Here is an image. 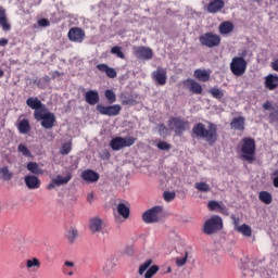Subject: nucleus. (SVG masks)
Returning <instances> with one entry per match:
<instances>
[{
	"instance_id": "9",
	"label": "nucleus",
	"mask_w": 278,
	"mask_h": 278,
	"mask_svg": "<svg viewBox=\"0 0 278 278\" xmlns=\"http://www.w3.org/2000/svg\"><path fill=\"white\" fill-rule=\"evenodd\" d=\"M96 110L102 116L112 117V116H118V114H121L123 110V106H121V104H113V105L97 104Z\"/></svg>"
},
{
	"instance_id": "56",
	"label": "nucleus",
	"mask_w": 278,
	"mask_h": 278,
	"mask_svg": "<svg viewBox=\"0 0 278 278\" xmlns=\"http://www.w3.org/2000/svg\"><path fill=\"white\" fill-rule=\"evenodd\" d=\"M270 66L273 71H276L278 73V59L274 60Z\"/></svg>"
},
{
	"instance_id": "48",
	"label": "nucleus",
	"mask_w": 278,
	"mask_h": 278,
	"mask_svg": "<svg viewBox=\"0 0 278 278\" xmlns=\"http://www.w3.org/2000/svg\"><path fill=\"white\" fill-rule=\"evenodd\" d=\"M157 149H160V151H169V149H172V146L166 141H160L157 143Z\"/></svg>"
},
{
	"instance_id": "26",
	"label": "nucleus",
	"mask_w": 278,
	"mask_h": 278,
	"mask_svg": "<svg viewBox=\"0 0 278 278\" xmlns=\"http://www.w3.org/2000/svg\"><path fill=\"white\" fill-rule=\"evenodd\" d=\"M193 77L198 79V81H207L210 79V73L206 70L198 68L193 73Z\"/></svg>"
},
{
	"instance_id": "2",
	"label": "nucleus",
	"mask_w": 278,
	"mask_h": 278,
	"mask_svg": "<svg viewBox=\"0 0 278 278\" xmlns=\"http://www.w3.org/2000/svg\"><path fill=\"white\" fill-rule=\"evenodd\" d=\"M255 139L245 137L242 139L241 153L242 159L245 160L249 164L255 162Z\"/></svg>"
},
{
	"instance_id": "39",
	"label": "nucleus",
	"mask_w": 278,
	"mask_h": 278,
	"mask_svg": "<svg viewBox=\"0 0 278 278\" xmlns=\"http://www.w3.org/2000/svg\"><path fill=\"white\" fill-rule=\"evenodd\" d=\"M111 53L113 55H116V58H119V60H125V53L123 52V48L118 46H114L111 48Z\"/></svg>"
},
{
	"instance_id": "44",
	"label": "nucleus",
	"mask_w": 278,
	"mask_h": 278,
	"mask_svg": "<svg viewBox=\"0 0 278 278\" xmlns=\"http://www.w3.org/2000/svg\"><path fill=\"white\" fill-rule=\"evenodd\" d=\"M207 207L211 212H217V210H223V206H220V203L214 200L207 203Z\"/></svg>"
},
{
	"instance_id": "25",
	"label": "nucleus",
	"mask_w": 278,
	"mask_h": 278,
	"mask_svg": "<svg viewBox=\"0 0 278 278\" xmlns=\"http://www.w3.org/2000/svg\"><path fill=\"white\" fill-rule=\"evenodd\" d=\"M17 129L20 134H29V131H31V125L29 124V119H18Z\"/></svg>"
},
{
	"instance_id": "46",
	"label": "nucleus",
	"mask_w": 278,
	"mask_h": 278,
	"mask_svg": "<svg viewBox=\"0 0 278 278\" xmlns=\"http://www.w3.org/2000/svg\"><path fill=\"white\" fill-rule=\"evenodd\" d=\"M160 270L157 265L151 266L144 274V278H153V276Z\"/></svg>"
},
{
	"instance_id": "32",
	"label": "nucleus",
	"mask_w": 278,
	"mask_h": 278,
	"mask_svg": "<svg viewBox=\"0 0 278 278\" xmlns=\"http://www.w3.org/2000/svg\"><path fill=\"white\" fill-rule=\"evenodd\" d=\"M116 210L119 216H123L125 219L129 218L130 210L125 203H118Z\"/></svg>"
},
{
	"instance_id": "40",
	"label": "nucleus",
	"mask_w": 278,
	"mask_h": 278,
	"mask_svg": "<svg viewBox=\"0 0 278 278\" xmlns=\"http://www.w3.org/2000/svg\"><path fill=\"white\" fill-rule=\"evenodd\" d=\"M115 266H116V264H114V261H106V263L103 267V271L105 273V275H112Z\"/></svg>"
},
{
	"instance_id": "15",
	"label": "nucleus",
	"mask_w": 278,
	"mask_h": 278,
	"mask_svg": "<svg viewBox=\"0 0 278 278\" xmlns=\"http://www.w3.org/2000/svg\"><path fill=\"white\" fill-rule=\"evenodd\" d=\"M24 182L28 190H38L42 185V181L36 175H27L24 177Z\"/></svg>"
},
{
	"instance_id": "28",
	"label": "nucleus",
	"mask_w": 278,
	"mask_h": 278,
	"mask_svg": "<svg viewBox=\"0 0 278 278\" xmlns=\"http://www.w3.org/2000/svg\"><path fill=\"white\" fill-rule=\"evenodd\" d=\"M27 170H29V173H31L33 175H45V170L40 168V166L36 162H29L27 164Z\"/></svg>"
},
{
	"instance_id": "12",
	"label": "nucleus",
	"mask_w": 278,
	"mask_h": 278,
	"mask_svg": "<svg viewBox=\"0 0 278 278\" xmlns=\"http://www.w3.org/2000/svg\"><path fill=\"white\" fill-rule=\"evenodd\" d=\"M134 55L137 60H151L153 58V50L144 46L135 47Z\"/></svg>"
},
{
	"instance_id": "31",
	"label": "nucleus",
	"mask_w": 278,
	"mask_h": 278,
	"mask_svg": "<svg viewBox=\"0 0 278 278\" xmlns=\"http://www.w3.org/2000/svg\"><path fill=\"white\" fill-rule=\"evenodd\" d=\"M71 179H73V175H71V174H68L66 177H62V175H58L53 179V184H55V186H58V187L65 186V184H68V181H71Z\"/></svg>"
},
{
	"instance_id": "17",
	"label": "nucleus",
	"mask_w": 278,
	"mask_h": 278,
	"mask_svg": "<svg viewBox=\"0 0 278 278\" xmlns=\"http://www.w3.org/2000/svg\"><path fill=\"white\" fill-rule=\"evenodd\" d=\"M223 8H225V1L213 0L207 4L206 10L210 14H216V13L220 12V10H223Z\"/></svg>"
},
{
	"instance_id": "21",
	"label": "nucleus",
	"mask_w": 278,
	"mask_h": 278,
	"mask_svg": "<svg viewBox=\"0 0 278 278\" xmlns=\"http://www.w3.org/2000/svg\"><path fill=\"white\" fill-rule=\"evenodd\" d=\"M265 88L276 90L278 88V76L269 74L265 77Z\"/></svg>"
},
{
	"instance_id": "11",
	"label": "nucleus",
	"mask_w": 278,
	"mask_h": 278,
	"mask_svg": "<svg viewBox=\"0 0 278 278\" xmlns=\"http://www.w3.org/2000/svg\"><path fill=\"white\" fill-rule=\"evenodd\" d=\"M67 38L71 42H84L86 39V31L80 27H73L68 30Z\"/></svg>"
},
{
	"instance_id": "50",
	"label": "nucleus",
	"mask_w": 278,
	"mask_h": 278,
	"mask_svg": "<svg viewBox=\"0 0 278 278\" xmlns=\"http://www.w3.org/2000/svg\"><path fill=\"white\" fill-rule=\"evenodd\" d=\"M187 262H188V252L185 253L184 257L176 258V266H186Z\"/></svg>"
},
{
	"instance_id": "8",
	"label": "nucleus",
	"mask_w": 278,
	"mask_h": 278,
	"mask_svg": "<svg viewBox=\"0 0 278 278\" xmlns=\"http://www.w3.org/2000/svg\"><path fill=\"white\" fill-rule=\"evenodd\" d=\"M199 41L202 47L214 49V47L220 46V35L214 33H204L199 37Z\"/></svg>"
},
{
	"instance_id": "57",
	"label": "nucleus",
	"mask_w": 278,
	"mask_h": 278,
	"mask_svg": "<svg viewBox=\"0 0 278 278\" xmlns=\"http://www.w3.org/2000/svg\"><path fill=\"white\" fill-rule=\"evenodd\" d=\"M5 45H8V39L1 38L0 39V47H5Z\"/></svg>"
},
{
	"instance_id": "19",
	"label": "nucleus",
	"mask_w": 278,
	"mask_h": 278,
	"mask_svg": "<svg viewBox=\"0 0 278 278\" xmlns=\"http://www.w3.org/2000/svg\"><path fill=\"white\" fill-rule=\"evenodd\" d=\"M89 229L92 233H97L103 229V219L100 217H93L89 219Z\"/></svg>"
},
{
	"instance_id": "33",
	"label": "nucleus",
	"mask_w": 278,
	"mask_h": 278,
	"mask_svg": "<svg viewBox=\"0 0 278 278\" xmlns=\"http://www.w3.org/2000/svg\"><path fill=\"white\" fill-rule=\"evenodd\" d=\"M258 199L262 203H265V205H270V203H273V194L268 191H261L258 193Z\"/></svg>"
},
{
	"instance_id": "30",
	"label": "nucleus",
	"mask_w": 278,
	"mask_h": 278,
	"mask_svg": "<svg viewBox=\"0 0 278 278\" xmlns=\"http://www.w3.org/2000/svg\"><path fill=\"white\" fill-rule=\"evenodd\" d=\"M63 273L67 275L68 277H73L75 273V263L71 261H66L62 268Z\"/></svg>"
},
{
	"instance_id": "7",
	"label": "nucleus",
	"mask_w": 278,
	"mask_h": 278,
	"mask_svg": "<svg viewBox=\"0 0 278 278\" xmlns=\"http://www.w3.org/2000/svg\"><path fill=\"white\" fill-rule=\"evenodd\" d=\"M134 144H136V137H115L110 142L113 151H121V149L134 147Z\"/></svg>"
},
{
	"instance_id": "35",
	"label": "nucleus",
	"mask_w": 278,
	"mask_h": 278,
	"mask_svg": "<svg viewBox=\"0 0 278 278\" xmlns=\"http://www.w3.org/2000/svg\"><path fill=\"white\" fill-rule=\"evenodd\" d=\"M51 83V77L49 76H43L42 78H39L38 80H35V84L37 87L40 88V90H45Z\"/></svg>"
},
{
	"instance_id": "16",
	"label": "nucleus",
	"mask_w": 278,
	"mask_h": 278,
	"mask_svg": "<svg viewBox=\"0 0 278 278\" xmlns=\"http://www.w3.org/2000/svg\"><path fill=\"white\" fill-rule=\"evenodd\" d=\"M80 177L81 179H84V181H87L88 184H96V181H99V173L92 169L84 170Z\"/></svg>"
},
{
	"instance_id": "45",
	"label": "nucleus",
	"mask_w": 278,
	"mask_h": 278,
	"mask_svg": "<svg viewBox=\"0 0 278 278\" xmlns=\"http://www.w3.org/2000/svg\"><path fill=\"white\" fill-rule=\"evenodd\" d=\"M153 264V260H148L139 267V275H144L149 267Z\"/></svg>"
},
{
	"instance_id": "34",
	"label": "nucleus",
	"mask_w": 278,
	"mask_h": 278,
	"mask_svg": "<svg viewBox=\"0 0 278 278\" xmlns=\"http://www.w3.org/2000/svg\"><path fill=\"white\" fill-rule=\"evenodd\" d=\"M238 233H241L245 238H251L253 231L251 230V226L243 224L237 228Z\"/></svg>"
},
{
	"instance_id": "23",
	"label": "nucleus",
	"mask_w": 278,
	"mask_h": 278,
	"mask_svg": "<svg viewBox=\"0 0 278 278\" xmlns=\"http://www.w3.org/2000/svg\"><path fill=\"white\" fill-rule=\"evenodd\" d=\"M98 71H101V73H105L106 76L110 77V79H115L117 73L116 70L113 67L108 66V64H99L97 65Z\"/></svg>"
},
{
	"instance_id": "37",
	"label": "nucleus",
	"mask_w": 278,
	"mask_h": 278,
	"mask_svg": "<svg viewBox=\"0 0 278 278\" xmlns=\"http://www.w3.org/2000/svg\"><path fill=\"white\" fill-rule=\"evenodd\" d=\"M210 94H212L213 99H223L225 97V92L218 87H213L208 90Z\"/></svg>"
},
{
	"instance_id": "51",
	"label": "nucleus",
	"mask_w": 278,
	"mask_h": 278,
	"mask_svg": "<svg viewBox=\"0 0 278 278\" xmlns=\"http://www.w3.org/2000/svg\"><path fill=\"white\" fill-rule=\"evenodd\" d=\"M156 129L159 130L160 136H167L168 135V128H166V125L159 124L156 126Z\"/></svg>"
},
{
	"instance_id": "58",
	"label": "nucleus",
	"mask_w": 278,
	"mask_h": 278,
	"mask_svg": "<svg viewBox=\"0 0 278 278\" xmlns=\"http://www.w3.org/2000/svg\"><path fill=\"white\" fill-rule=\"evenodd\" d=\"M55 184L53 182V179H52V182H50L48 186H47V190H53V188H55Z\"/></svg>"
},
{
	"instance_id": "5",
	"label": "nucleus",
	"mask_w": 278,
	"mask_h": 278,
	"mask_svg": "<svg viewBox=\"0 0 278 278\" xmlns=\"http://www.w3.org/2000/svg\"><path fill=\"white\" fill-rule=\"evenodd\" d=\"M247 60L242 56H235L230 62V71L236 77H242L247 73Z\"/></svg>"
},
{
	"instance_id": "14",
	"label": "nucleus",
	"mask_w": 278,
	"mask_h": 278,
	"mask_svg": "<svg viewBox=\"0 0 278 278\" xmlns=\"http://www.w3.org/2000/svg\"><path fill=\"white\" fill-rule=\"evenodd\" d=\"M166 68L157 67L156 71L152 72V79L157 86H166Z\"/></svg>"
},
{
	"instance_id": "27",
	"label": "nucleus",
	"mask_w": 278,
	"mask_h": 278,
	"mask_svg": "<svg viewBox=\"0 0 278 278\" xmlns=\"http://www.w3.org/2000/svg\"><path fill=\"white\" fill-rule=\"evenodd\" d=\"M232 31H233V23H231L230 21L223 22L219 25V33L223 36H226L227 34H231Z\"/></svg>"
},
{
	"instance_id": "20",
	"label": "nucleus",
	"mask_w": 278,
	"mask_h": 278,
	"mask_svg": "<svg viewBox=\"0 0 278 278\" xmlns=\"http://www.w3.org/2000/svg\"><path fill=\"white\" fill-rule=\"evenodd\" d=\"M85 101L88 105H97L99 103V91L88 90L85 93Z\"/></svg>"
},
{
	"instance_id": "53",
	"label": "nucleus",
	"mask_w": 278,
	"mask_h": 278,
	"mask_svg": "<svg viewBox=\"0 0 278 278\" xmlns=\"http://www.w3.org/2000/svg\"><path fill=\"white\" fill-rule=\"evenodd\" d=\"M51 23L47 18H41L38 21V26L39 27H49Z\"/></svg>"
},
{
	"instance_id": "52",
	"label": "nucleus",
	"mask_w": 278,
	"mask_h": 278,
	"mask_svg": "<svg viewBox=\"0 0 278 278\" xmlns=\"http://www.w3.org/2000/svg\"><path fill=\"white\" fill-rule=\"evenodd\" d=\"M269 121H271V123H278V105L276 106V110L269 113Z\"/></svg>"
},
{
	"instance_id": "41",
	"label": "nucleus",
	"mask_w": 278,
	"mask_h": 278,
	"mask_svg": "<svg viewBox=\"0 0 278 278\" xmlns=\"http://www.w3.org/2000/svg\"><path fill=\"white\" fill-rule=\"evenodd\" d=\"M104 96L109 103H116V93L112 89L105 90Z\"/></svg>"
},
{
	"instance_id": "42",
	"label": "nucleus",
	"mask_w": 278,
	"mask_h": 278,
	"mask_svg": "<svg viewBox=\"0 0 278 278\" xmlns=\"http://www.w3.org/2000/svg\"><path fill=\"white\" fill-rule=\"evenodd\" d=\"M194 188L199 190V192H210V185L206 182H195Z\"/></svg>"
},
{
	"instance_id": "3",
	"label": "nucleus",
	"mask_w": 278,
	"mask_h": 278,
	"mask_svg": "<svg viewBox=\"0 0 278 278\" xmlns=\"http://www.w3.org/2000/svg\"><path fill=\"white\" fill-rule=\"evenodd\" d=\"M34 118L37 123H40L43 129H53V126L55 125V114L50 112L47 108L40 113H36Z\"/></svg>"
},
{
	"instance_id": "13",
	"label": "nucleus",
	"mask_w": 278,
	"mask_h": 278,
	"mask_svg": "<svg viewBox=\"0 0 278 278\" xmlns=\"http://www.w3.org/2000/svg\"><path fill=\"white\" fill-rule=\"evenodd\" d=\"M26 105L30 108V110H35L34 117L36 116V113L40 114L47 109V105H45L38 98H28L26 100Z\"/></svg>"
},
{
	"instance_id": "47",
	"label": "nucleus",
	"mask_w": 278,
	"mask_h": 278,
	"mask_svg": "<svg viewBox=\"0 0 278 278\" xmlns=\"http://www.w3.org/2000/svg\"><path fill=\"white\" fill-rule=\"evenodd\" d=\"M164 200L167 201V203H170V201H175V192L173 191H165L163 193Z\"/></svg>"
},
{
	"instance_id": "55",
	"label": "nucleus",
	"mask_w": 278,
	"mask_h": 278,
	"mask_svg": "<svg viewBox=\"0 0 278 278\" xmlns=\"http://www.w3.org/2000/svg\"><path fill=\"white\" fill-rule=\"evenodd\" d=\"M231 218L233 220L235 230L238 231V227H240V218L236 217L235 215H231Z\"/></svg>"
},
{
	"instance_id": "10",
	"label": "nucleus",
	"mask_w": 278,
	"mask_h": 278,
	"mask_svg": "<svg viewBox=\"0 0 278 278\" xmlns=\"http://www.w3.org/2000/svg\"><path fill=\"white\" fill-rule=\"evenodd\" d=\"M162 212V206H154L146 211L142 215L143 223L151 225V223H157L160 220V214Z\"/></svg>"
},
{
	"instance_id": "61",
	"label": "nucleus",
	"mask_w": 278,
	"mask_h": 278,
	"mask_svg": "<svg viewBox=\"0 0 278 278\" xmlns=\"http://www.w3.org/2000/svg\"><path fill=\"white\" fill-rule=\"evenodd\" d=\"M3 75H4L3 70H0V77H3Z\"/></svg>"
},
{
	"instance_id": "22",
	"label": "nucleus",
	"mask_w": 278,
	"mask_h": 278,
	"mask_svg": "<svg viewBox=\"0 0 278 278\" xmlns=\"http://www.w3.org/2000/svg\"><path fill=\"white\" fill-rule=\"evenodd\" d=\"M0 27H2L3 31H10L12 29V25L8 23V16L3 7H0Z\"/></svg>"
},
{
	"instance_id": "43",
	"label": "nucleus",
	"mask_w": 278,
	"mask_h": 278,
	"mask_svg": "<svg viewBox=\"0 0 278 278\" xmlns=\"http://www.w3.org/2000/svg\"><path fill=\"white\" fill-rule=\"evenodd\" d=\"M17 151L18 153L23 154L25 157H31V152L29 151L28 148H26L25 144L21 143L18 147H17Z\"/></svg>"
},
{
	"instance_id": "59",
	"label": "nucleus",
	"mask_w": 278,
	"mask_h": 278,
	"mask_svg": "<svg viewBox=\"0 0 278 278\" xmlns=\"http://www.w3.org/2000/svg\"><path fill=\"white\" fill-rule=\"evenodd\" d=\"M273 181H274V187L278 188V177H274Z\"/></svg>"
},
{
	"instance_id": "1",
	"label": "nucleus",
	"mask_w": 278,
	"mask_h": 278,
	"mask_svg": "<svg viewBox=\"0 0 278 278\" xmlns=\"http://www.w3.org/2000/svg\"><path fill=\"white\" fill-rule=\"evenodd\" d=\"M192 134L195 138L205 140L210 147H214L218 141V126L212 122L208 123L207 127L203 123H197L192 127Z\"/></svg>"
},
{
	"instance_id": "29",
	"label": "nucleus",
	"mask_w": 278,
	"mask_h": 278,
	"mask_svg": "<svg viewBox=\"0 0 278 278\" xmlns=\"http://www.w3.org/2000/svg\"><path fill=\"white\" fill-rule=\"evenodd\" d=\"M79 236V231L75 227H70L66 232V239L70 242V244H73L75 240H77V237Z\"/></svg>"
},
{
	"instance_id": "38",
	"label": "nucleus",
	"mask_w": 278,
	"mask_h": 278,
	"mask_svg": "<svg viewBox=\"0 0 278 278\" xmlns=\"http://www.w3.org/2000/svg\"><path fill=\"white\" fill-rule=\"evenodd\" d=\"M40 266V260L36 257L26 261V268H35L36 270H38Z\"/></svg>"
},
{
	"instance_id": "18",
	"label": "nucleus",
	"mask_w": 278,
	"mask_h": 278,
	"mask_svg": "<svg viewBox=\"0 0 278 278\" xmlns=\"http://www.w3.org/2000/svg\"><path fill=\"white\" fill-rule=\"evenodd\" d=\"M185 84H188L187 88L192 92L193 94H203V87L201 84L197 83V80L192 78H188Z\"/></svg>"
},
{
	"instance_id": "60",
	"label": "nucleus",
	"mask_w": 278,
	"mask_h": 278,
	"mask_svg": "<svg viewBox=\"0 0 278 278\" xmlns=\"http://www.w3.org/2000/svg\"><path fill=\"white\" fill-rule=\"evenodd\" d=\"M271 175L273 177H278V169L274 170Z\"/></svg>"
},
{
	"instance_id": "54",
	"label": "nucleus",
	"mask_w": 278,
	"mask_h": 278,
	"mask_svg": "<svg viewBox=\"0 0 278 278\" xmlns=\"http://www.w3.org/2000/svg\"><path fill=\"white\" fill-rule=\"evenodd\" d=\"M263 109L264 110H273V112H275L276 108H273V102L270 101H266L264 104H263Z\"/></svg>"
},
{
	"instance_id": "36",
	"label": "nucleus",
	"mask_w": 278,
	"mask_h": 278,
	"mask_svg": "<svg viewBox=\"0 0 278 278\" xmlns=\"http://www.w3.org/2000/svg\"><path fill=\"white\" fill-rule=\"evenodd\" d=\"M0 177L4 181H10V179H12V177H14V174H12V172H10L8 166H4V167H0Z\"/></svg>"
},
{
	"instance_id": "24",
	"label": "nucleus",
	"mask_w": 278,
	"mask_h": 278,
	"mask_svg": "<svg viewBox=\"0 0 278 278\" xmlns=\"http://www.w3.org/2000/svg\"><path fill=\"white\" fill-rule=\"evenodd\" d=\"M231 129H236L237 131H244V117H233L230 122Z\"/></svg>"
},
{
	"instance_id": "6",
	"label": "nucleus",
	"mask_w": 278,
	"mask_h": 278,
	"mask_svg": "<svg viewBox=\"0 0 278 278\" xmlns=\"http://www.w3.org/2000/svg\"><path fill=\"white\" fill-rule=\"evenodd\" d=\"M168 127L175 131L176 136H181L190 127V123L184 117H172L168 119Z\"/></svg>"
},
{
	"instance_id": "4",
	"label": "nucleus",
	"mask_w": 278,
	"mask_h": 278,
	"mask_svg": "<svg viewBox=\"0 0 278 278\" xmlns=\"http://www.w3.org/2000/svg\"><path fill=\"white\" fill-rule=\"evenodd\" d=\"M223 229V218L218 215L212 216L204 223L203 232L206 236H212V233H216Z\"/></svg>"
},
{
	"instance_id": "62",
	"label": "nucleus",
	"mask_w": 278,
	"mask_h": 278,
	"mask_svg": "<svg viewBox=\"0 0 278 278\" xmlns=\"http://www.w3.org/2000/svg\"><path fill=\"white\" fill-rule=\"evenodd\" d=\"M88 201H89V203H90V201H92V195H88Z\"/></svg>"
},
{
	"instance_id": "63",
	"label": "nucleus",
	"mask_w": 278,
	"mask_h": 278,
	"mask_svg": "<svg viewBox=\"0 0 278 278\" xmlns=\"http://www.w3.org/2000/svg\"><path fill=\"white\" fill-rule=\"evenodd\" d=\"M167 273H173V269L170 267H168Z\"/></svg>"
},
{
	"instance_id": "49",
	"label": "nucleus",
	"mask_w": 278,
	"mask_h": 278,
	"mask_svg": "<svg viewBox=\"0 0 278 278\" xmlns=\"http://www.w3.org/2000/svg\"><path fill=\"white\" fill-rule=\"evenodd\" d=\"M72 147L71 143H64L61 147L60 153L61 155H68L71 153Z\"/></svg>"
}]
</instances>
